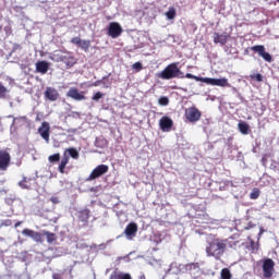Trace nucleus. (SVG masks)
Wrapping results in <instances>:
<instances>
[{"instance_id": "nucleus-44", "label": "nucleus", "mask_w": 279, "mask_h": 279, "mask_svg": "<svg viewBox=\"0 0 279 279\" xmlns=\"http://www.w3.org/2000/svg\"><path fill=\"white\" fill-rule=\"evenodd\" d=\"M260 234H263V229H260V231H259V236H260Z\"/></svg>"}, {"instance_id": "nucleus-40", "label": "nucleus", "mask_w": 279, "mask_h": 279, "mask_svg": "<svg viewBox=\"0 0 279 279\" xmlns=\"http://www.w3.org/2000/svg\"><path fill=\"white\" fill-rule=\"evenodd\" d=\"M23 225V221H17L15 225H14V228H19V226H22Z\"/></svg>"}, {"instance_id": "nucleus-38", "label": "nucleus", "mask_w": 279, "mask_h": 279, "mask_svg": "<svg viewBox=\"0 0 279 279\" xmlns=\"http://www.w3.org/2000/svg\"><path fill=\"white\" fill-rule=\"evenodd\" d=\"M251 250L252 252H254L255 250H258L256 248V243L254 242V240H251Z\"/></svg>"}, {"instance_id": "nucleus-28", "label": "nucleus", "mask_w": 279, "mask_h": 279, "mask_svg": "<svg viewBox=\"0 0 279 279\" xmlns=\"http://www.w3.org/2000/svg\"><path fill=\"white\" fill-rule=\"evenodd\" d=\"M60 153H57V154H53V155H50L48 157V160L51 165H56V162H60Z\"/></svg>"}, {"instance_id": "nucleus-16", "label": "nucleus", "mask_w": 279, "mask_h": 279, "mask_svg": "<svg viewBox=\"0 0 279 279\" xmlns=\"http://www.w3.org/2000/svg\"><path fill=\"white\" fill-rule=\"evenodd\" d=\"M137 232H138V225H136L135 222L129 223L124 230V234L128 236V239H132L136 236Z\"/></svg>"}, {"instance_id": "nucleus-23", "label": "nucleus", "mask_w": 279, "mask_h": 279, "mask_svg": "<svg viewBox=\"0 0 279 279\" xmlns=\"http://www.w3.org/2000/svg\"><path fill=\"white\" fill-rule=\"evenodd\" d=\"M238 128L241 134H250V124H247L246 122H239Z\"/></svg>"}, {"instance_id": "nucleus-17", "label": "nucleus", "mask_w": 279, "mask_h": 279, "mask_svg": "<svg viewBox=\"0 0 279 279\" xmlns=\"http://www.w3.org/2000/svg\"><path fill=\"white\" fill-rule=\"evenodd\" d=\"M72 43L77 45L81 49H83V51H88V49H90V40H84L80 37H74Z\"/></svg>"}, {"instance_id": "nucleus-45", "label": "nucleus", "mask_w": 279, "mask_h": 279, "mask_svg": "<svg viewBox=\"0 0 279 279\" xmlns=\"http://www.w3.org/2000/svg\"><path fill=\"white\" fill-rule=\"evenodd\" d=\"M93 86H97V83H94Z\"/></svg>"}, {"instance_id": "nucleus-10", "label": "nucleus", "mask_w": 279, "mask_h": 279, "mask_svg": "<svg viewBox=\"0 0 279 279\" xmlns=\"http://www.w3.org/2000/svg\"><path fill=\"white\" fill-rule=\"evenodd\" d=\"M38 134H40L41 138L49 143L50 141V134H51V126L49 125V122H43L41 125L38 128Z\"/></svg>"}, {"instance_id": "nucleus-2", "label": "nucleus", "mask_w": 279, "mask_h": 279, "mask_svg": "<svg viewBox=\"0 0 279 279\" xmlns=\"http://www.w3.org/2000/svg\"><path fill=\"white\" fill-rule=\"evenodd\" d=\"M161 80H184V72L180 71L178 63H170L159 74Z\"/></svg>"}, {"instance_id": "nucleus-6", "label": "nucleus", "mask_w": 279, "mask_h": 279, "mask_svg": "<svg viewBox=\"0 0 279 279\" xmlns=\"http://www.w3.org/2000/svg\"><path fill=\"white\" fill-rule=\"evenodd\" d=\"M109 167L107 165H99L97 166L89 177L86 179V182H93V180H97V178H101V175H106L109 171Z\"/></svg>"}, {"instance_id": "nucleus-24", "label": "nucleus", "mask_w": 279, "mask_h": 279, "mask_svg": "<svg viewBox=\"0 0 279 279\" xmlns=\"http://www.w3.org/2000/svg\"><path fill=\"white\" fill-rule=\"evenodd\" d=\"M175 8L173 7H170L168 11L165 13L166 19H168V21H173V19H175Z\"/></svg>"}, {"instance_id": "nucleus-32", "label": "nucleus", "mask_w": 279, "mask_h": 279, "mask_svg": "<svg viewBox=\"0 0 279 279\" xmlns=\"http://www.w3.org/2000/svg\"><path fill=\"white\" fill-rule=\"evenodd\" d=\"M251 80H254L255 82H263V74L260 73H253L250 75Z\"/></svg>"}, {"instance_id": "nucleus-4", "label": "nucleus", "mask_w": 279, "mask_h": 279, "mask_svg": "<svg viewBox=\"0 0 279 279\" xmlns=\"http://www.w3.org/2000/svg\"><path fill=\"white\" fill-rule=\"evenodd\" d=\"M184 118L189 123H197L202 119V111L197 107H190L185 109Z\"/></svg>"}, {"instance_id": "nucleus-26", "label": "nucleus", "mask_w": 279, "mask_h": 279, "mask_svg": "<svg viewBox=\"0 0 279 279\" xmlns=\"http://www.w3.org/2000/svg\"><path fill=\"white\" fill-rule=\"evenodd\" d=\"M45 236L47 238V243H53V241H57L58 236H56V233H51L49 231H43Z\"/></svg>"}, {"instance_id": "nucleus-11", "label": "nucleus", "mask_w": 279, "mask_h": 279, "mask_svg": "<svg viewBox=\"0 0 279 279\" xmlns=\"http://www.w3.org/2000/svg\"><path fill=\"white\" fill-rule=\"evenodd\" d=\"M66 97H70V99H74V101H84V99H86L84 92L80 93V89L75 87L69 89V92L66 93Z\"/></svg>"}, {"instance_id": "nucleus-25", "label": "nucleus", "mask_w": 279, "mask_h": 279, "mask_svg": "<svg viewBox=\"0 0 279 279\" xmlns=\"http://www.w3.org/2000/svg\"><path fill=\"white\" fill-rule=\"evenodd\" d=\"M8 93H10V89L3 85V83H0V99H7Z\"/></svg>"}, {"instance_id": "nucleus-8", "label": "nucleus", "mask_w": 279, "mask_h": 279, "mask_svg": "<svg viewBox=\"0 0 279 279\" xmlns=\"http://www.w3.org/2000/svg\"><path fill=\"white\" fill-rule=\"evenodd\" d=\"M203 84H207L209 86H220L221 88L230 87V83L228 82V78L204 77Z\"/></svg>"}, {"instance_id": "nucleus-7", "label": "nucleus", "mask_w": 279, "mask_h": 279, "mask_svg": "<svg viewBox=\"0 0 279 279\" xmlns=\"http://www.w3.org/2000/svg\"><path fill=\"white\" fill-rule=\"evenodd\" d=\"M276 267V262L271 258H266L263 260L262 269L264 271V278H271L274 276V271Z\"/></svg>"}, {"instance_id": "nucleus-42", "label": "nucleus", "mask_w": 279, "mask_h": 279, "mask_svg": "<svg viewBox=\"0 0 279 279\" xmlns=\"http://www.w3.org/2000/svg\"><path fill=\"white\" fill-rule=\"evenodd\" d=\"M140 279H145V275L140 276Z\"/></svg>"}, {"instance_id": "nucleus-1", "label": "nucleus", "mask_w": 279, "mask_h": 279, "mask_svg": "<svg viewBox=\"0 0 279 279\" xmlns=\"http://www.w3.org/2000/svg\"><path fill=\"white\" fill-rule=\"evenodd\" d=\"M228 240L214 238L207 242L205 252L207 256L216 258V260H220L223 254H226Z\"/></svg>"}, {"instance_id": "nucleus-12", "label": "nucleus", "mask_w": 279, "mask_h": 279, "mask_svg": "<svg viewBox=\"0 0 279 279\" xmlns=\"http://www.w3.org/2000/svg\"><path fill=\"white\" fill-rule=\"evenodd\" d=\"M159 128L162 132H171V128H173V120L167 116H163L159 120Z\"/></svg>"}, {"instance_id": "nucleus-33", "label": "nucleus", "mask_w": 279, "mask_h": 279, "mask_svg": "<svg viewBox=\"0 0 279 279\" xmlns=\"http://www.w3.org/2000/svg\"><path fill=\"white\" fill-rule=\"evenodd\" d=\"M159 106H169V97L161 96L158 100Z\"/></svg>"}, {"instance_id": "nucleus-36", "label": "nucleus", "mask_w": 279, "mask_h": 279, "mask_svg": "<svg viewBox=\"0 0 279 279\" xmlns=\"http://www.w3.org/2000/svg\"><path fill=\"white\" fill-rule=\"evenodd\" d=\"M50 202H52L53 204H60V198L58 196H52L50 198Z\"/></svg>"}, {"instance_id": "nucleus-21", "label": "nucleus", "mask_w": 279, "mask_h": 279, "mask_svg": "<svg viewBox=\"0 0 279 279\" xmlns=\"http://www.w3.org/2000/svg\"><path fill=\"white\" fill-rule=\"evenodd\" d=\"M109 279H132V275L129 272L113 271Z\"/></svg>"}, {"instance_id": "nucleus-29", "label": "nucleus", "mask_w": 279, "mask_h": 279, "mask_svg": "<svg viewBox=\"0 0 279 279\" xmlns=\"http://www.w3.org/2000/svg\"><path fill=\"white\" fill-rule=\"evenodd\" d=\"M221 279H232V272H230V269L223 268L220 272Z\"/></svg>"}, {"instance_id": "nucleus-13", "label": "nucleus", "mask_w": 279, "mask_h": 279, "mask_svg": "<svg viewBox=\"0 0 279 279\" xmlns=\"http://www.w3.org/2000/svg\"><path fill=\"white\" fill-rule=\"evenodd\" d=\"M24 236H31V239L35 240L36 243H43L45 240L43 239V233L34 231L32 229H24L22 231Z\"/></svg>"}, {"instance_id": "nucleus-31", "label": "nucleus", "mask_w": 279, "mask_h": 279, "mask_svg": "<svg viewBox=\"0 0 279 279\" xmlns=\"http://www.w3.org/2000/svg\"><path fill=\"white\" fill-rule=\"evenodd\" d=\"M184 77H186L187 80H195V82H203L204 83V77H199V76L193 75L191 73H186L184 75Z\"/></svg>"}, {"instance_id": "nucleus-22", "label": "nucleus", "mask_w": 279, "mask_h": 279, "mask_svg": "<svg viewBox=\"0 0 279 279\" xmlns=\"http://www.w3.org/2000/svg\"><path fill=\"white\" fill-rule=\"evenodd\" d=\"M61 61L63 62V64H65V69H71V66H73L75 64V58H73L71 56L62 57Z\"/></svg>"}, {"instance_id": "nucleus-5", "label": "nucleus", "mask_w": 279, "mask_h": 279, "mask_svg": "<svg viewBox=\"0 0 279 279\" xmlns=\"http://www.w3.org/2000/svg\"><path fill=\"white\" fill-rule=\"evenodd\" d=\"M10 162H12L10 149H0V171H5L7 169H9Z\"/></svg>"}, {"instance_id": "nucleus-15", "label": "nucleus", "mask_w": 279, "mask_h": 279, "mask_svg": "<svg viewBox=\"0 0 279 279\" xmlns=\"http://www.w3.org/2000/svg\"><path fill=\"white\" fill-rule=\"evenodd\" d=\"M44 95L48 101H58V98L60 97V94L53 87H47Z\"/></svg>"}, {"instance_id": "nucleus-37", "label": "nucleus", "mask_w": 279, "mask_h": 279, "mask_svg": "<svg viewBox=\"0 0 279 279\" xmlns=\"http://www.w3.org/2000/svg\"><path fill=\"white\" fill-rule=\"evenodd\" d=\"M2 226H12V220L11 219H7L2 222Z\"/></svg>"}, {"instance_id": "nucleus-3", "label": "nucleus", "mask_w": 279, "mask_h": 279, "mask_svg": "<svg viewBox=\"0 0 279 279\" xmlns=\"http://www.w3.org/2000/svg\"><path fill=\"white\" fill-rule=\"evenodd\" d=\"M66 153L69 154V156H71V158H73L74 160H77V158H80V153L77 151V149L75 148H68L65 149L63 157L59 163L58 170L61 173H64V170L66 169V166L69 165V156L66 155Z\"/></svg>"}, {"instance_id": "nucleus-18", "label": "nucleus", "mask_w": 279, "mask_h": 279, "mask_svg": "<svg viewBox=\"0 0 279 279\" xmlns=\"http://www.w3.org/2000/svg\"><path fill=\"white\" fill-rule=\"evenodd\" d=\"M35 66H36V72L41 73V75L47 74V72L49 71V62L47 61H37Z\"/></svg>"}, {"instance_id": "nucleus-39", "label": "nucleus", "mask_w": 279, "mask_h": 279, "mask_svg": "<svg viewBox=\"0 0 279 279\" xmlns=\"http://www.w3.org/2000/svg\"><path fill=\"white\" fill-rule=\"evenodd\" d=\"M53 279H63L61 274H54L52 275Z\"/></svg>"}, {"instance_id": "nucleus-35", "label": "nucleus", "mask_w": 279, "mask_h": 279, "mask_svg": "<svg viewBox=\"0 0 279 279\" xmlns=\"http://www.w3.org/2000/svg\"><path fill=\"white\" fill-rule=\"evenodd\" d=\"M132 69H134V71H143V63L141 62H135L133 65H132Z\"/></svg>"}, {"instance_id": "nucleus-30", "label": "nucleus", "mask_w": 279, "mask_h": 279, "mask_svg": "<svg viewBox=\"0 0 279 279\" xmlns=\"http://www.w3.org/2000/svg\"><path fill=\"white\" fill-rule=\"evenodd\" d=\"M260 197V190L257 187L253 189L251 194H250V199H258Z\"/></svg>"}, {"instance_id": "nucleus-9", "label": "nucleus", "mask_w": 279, "mask_h": 279, "mask_svg": "<svg viewBox=\"0 0 279 279\" xmlns=\"http://www.w3.org/2000/svg\"><path fill=\"white\" fill-rule=\"evenodd\" d=\"M251 51H254L255 53H258V56H260V58H263L266 62H272L274 58L271 57V54L267 51H265V46L263 45H256L250 48Z\"/></svg>"}, {"instance_id": "nucleus-41", "label": "nucleus", "mask_w": 279, "mask_h": 279, "mask_svg": "<svg viewBox=\"0 0 279 279\" xmlns=\"http://www.w3.org/2000/svg\"><path fill=\"white\" fill-rule=\"evenodd\" d=\"M262 160H263V162H267V159H266L265 157H263V159H262Z\"/></svg>"}, {"instance_id": "nucleus-43", "label": "nucleus", "mask_w": 279, "mask_h": 279, "mask_svg": "<svg viewBox=\"0 0 279 279\" xmlns=\"http://www.w3.org/2000/svg\"><path fill=\"white\" fill-rule=\"evenodd\" d=\"M19 47H21V46L15 47V48L13 49V51H16V49H19Z\"/></svg>"}, {"instance_id": "nucleus-20", "label": "nucleus", "mask_w": 279, "mask_h": 279, "mask_svg": "<svg viewBox=\"0 0 279 279\" xmlns=\"http://www.w3.org/2000/svg\"><path fill=\"white\" fill-rule=\"evenodd\" d=\"M90 219V209H83L78 211V220L83 223H88V220Z\"/></svg>"}, {"instance_id": "nucleus-19", "label": "nucleus", "mask_w": 279, "mask_h": 279, "mask_svg": "<svg viewBox=\"0 0 279 279\" xmlns=\"http://www.w3.org/2000/svg\"><path fill=\"white\" fill-rule=\"evenodd\" d=\"M32 182H35L33 178L23 177V180L19 182V186L21 189H26L27 191H29V189H32Z\"/></svg>"}, {"instance_id": "nucleus-14", "label": "nucleus", "mask_w": 279, "mask_h": 279, "mask_svg": "<svg viewBox=\"0 0 279 279\" xmlns=\"http://www.w3.org/2000/svg\"><path fill=\"white\" fill-rule=\"evenodd\" d=\"M109 36H121L123 34V27L118 22H111L108 28Z\"/></svg>"}, {"instance_id": "nucleus-27", "label": "nucleus", "mask_w": 279, "mask_h": 279, "mask_svg": "<svg viewBox=\"0 0 279 279\" xmlns=\"http://www.w3.org/2000/svg\"><path fill=\"white\" fill-rule=\"evenodd\" d=\"M214 43L216 45L223 46V45H226V43H228V37H226V36H216V37H214Z\"/></svg>"}, {"instance_id": "nucleus-34", "label": "nucleus", "mask_w": 279, "mask_h": 279, "mask_svg": "<svg viewBox=\"0 0 279 279\" xmlns=\"http://www.w3.org/2000/svg\"><path fill=\"white\" fill-rule=\"evenodd\" d=\"M102 97H104V93L97 92V93L92 97V99H93V101H99V99H102Z\"/></svg>"}]
</instances>
